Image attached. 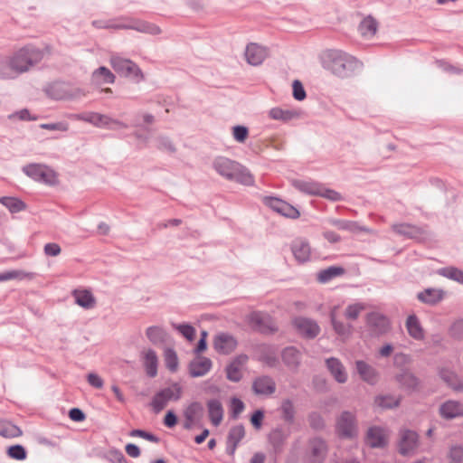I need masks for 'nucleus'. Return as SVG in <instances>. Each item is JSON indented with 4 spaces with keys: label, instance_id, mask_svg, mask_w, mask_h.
Segmentation results:
<instances>
[{
    "label": "nucleus",
    "instance_id": "obj_4",
    "mask_svg": "<svg viewBox=\"0 0 463 463\" xmlns=\"http://www.w3.org/2000/svg\"><path fill=\"white\" fill-rule=\"evenodd\" d=\"M183 394V387L178 383H172L168 386L159 390L154 395L150 405L156 413L160 412L170 402H177Z\"/></svg>",
    "mask_w": 463,
    "mask_h": 463
},
{
    "label": "nucleus",
    "instance_id": "obj_3",
    "mask_svg": "<svg viewBox=\"0 0 463 463\" xmlns=\"http://www.w3.org/2000/svg\"><path fill=\"white\" fill-rule=\"evenodd\" d=\"M92 25L98 29H131L151 35L161 33V29L156 24L135 19L124 22L118 19L94 20Z\"/></svg>",
    "mask_w": 463,
    "mask_h": 463
},
{
    "label": "nucleus",
    "instance_id": "obj_31",
    "mask_svg": "<svg viewBox=\"0 0 463 463\" xmlns=\"http://www.w3.org/2000/svg\"><path fill=\"white\" fill-rule=\"evenodd\" d=\"M377 30L378 23L371 15L364 17L358 26L360 34L365 39H371L373 37Z\"/></svg>",
    "mask_w": 463,
    "mask_h": 463
},
{
    "label": "nucleus",
    "instance_id": "obj_64",
    "mask_svg": "<svg viewBox=\"0 0 463 463\" xmlns=\"http://www.w3.org/2000/svg\"><path fill=\"white\" fill-rule=\"evenodd\" d=\"M450 332L453 337L463 339V319L455 322L450 328Z\"/></svg>",
    "mask_w": 463,
    "mask_h": 463
},
{
    "label": "nucleus",
    "instance_id": "obj_16",
    "mask_svg": "<svg viewBox=\"0 0 463 463\" xmlns=\"http://www.w3.org/2000/svg\"><path fill=\"white\" fill-rule=\"evenodd\" d=\"M238 342L236 338L229 333H219L214 336V349L222 354H228L233 352L237 347Z\"/></svg>",
    "mask_w": 463,
    "mask_h": 463
},
{
    "label": "nucleus",
    "instance_id": "obj_49",
    "mask_svg": "<svg viewBox=\"0 0 463 463\" xmlns=\"http://www.w3.org/2000/svg\"><path fill=\"white\" fill-rule=\"evenodd\" d=\"M283 419L288 422L292 423L295 418V409L292 402L290 400H285L282 402L280 407Z\"/></svg>",
    "mask_w": 463,
    "mask_h": 463
},
{
    "label": "nucleus",
    "instance_id": "obj_34",
    "mask_svg": "<svg viewBox=\"0 0 463 463\" xmlns=\"http://www.w3.org/2000/svg\"><path fill=\"white\" fill-rule=\"evenodd\" d=\"M392 228L396 233L407 238H419L423 233L422 229L409 223L393 224Z\"/></svg>",
    "mask_w": 463,
    "mask_h": 463
},
{
    "label": "nucleus",
    "instance_id": "obj_12",
    "mask_svg": "<svg viewBox=\"0 0 463 463\" xmlns=\"http://www.w3.org/2000/svg\"><path fill=\"white\" fill-rule=\"evenodd\" d=\"M366 325L370 332L374 335H384L391 328L388 317L379 312H372L368 314L366 317Z\"/></svg>",
    "mask_w": 463,
    "mask_h": 463
},
{
    "label": "nucleus",
    "instance_id": "obj_39",
    "mask_svg": "<svg viewBox=\"0 0 463 463\" xmlns=\"http://www.w3.org/2000/svg\"><path fill=\"white\" fill-rule=\"evenodd\" d=\"M345 274V269L337 266H331L317 273V280L320 283H327L333 279Z\"/></svg>",
    "mask_w": 463,
    "mask_h": 463
},
{
    "label": "nucleus",
    "instance_id": "obj_19",
    "mask_svg": "<svg viewBox=\"0 0 463 463\" xmlns=\"http://www.w3.org/2000/svg\"><path fill=\"white\" fill-rule=\"evenodd\" d=\"M71 118L75 120L87 122L99 128H105V127L108 125L109 115L95 111H86L73 114L71 116Z\"/></svg>",
    "mask_w": 463,
    "mask_h": 463
},
{
    "label": "nucleus",
    "instance_id": "obj_56",
    "mask_svg": "<svg viewBox=\"0 0 463 463\" xmlns=\"http://www.w3.org/2000/svg\"><path fill=\"white\" fill-rule=\"evenodd\" d=\"M157 147L160 150H164L169 153H174L175 151V147L171 141V139L167 137L160 136L157 137Z\"/></svg>",
    "mask_w": 463,
    "mask_h": 463
},
{
    "label": "nucleus",
    "instance_id": "obj_18",
    "mask_svg": "<svg viewBox=\"0 0 463 463\" xmlns=\"http://www.w3.org/2000/svg\"><path fill=\"white\" fill-rule=\"evenodd\" d=\"M291 251L298 263H305L311 259V247L306 239H295L291 243Z\"/></svg>",
    "mask_w": 463,
    "mask_h": 463
},
{
    "label": "nucleus",
    "instance_id": "obj_30",
    "mask_svg": "<svg viewBox=\"0 0 463 463\" xmlns=\"http://www.w3.org/2000/svg\"><path fill=\"white\" fill-rule=\"evenodd\" d=\"M207 409L209 418L213 425H220L223 419V408L222 402L217 399L209 400L207 402Z\"/></svg>",
    "mask_w": 463,
    "mask_h": 463
},
{
    "label": "nucleus",
    "instance_id": "obj_26",
    "mask_svg": "<svg viewBox=\"0 0 463 463\" xmlns=\"http://www.w3.org/2000/svg\"><path fill=\"white\" fill-rule=\"evenodd\" d=\"M347 319V307H335L331 311V320L338 335L345 334V321Z\"/></svg>",
    "mask_w": 463,
    "mask_h": 463
},
{
    "label": "nucleus",
    "instance_id": "obj_52",
    "mask_svg": "<svg viewBox=\"0 0 463 463\" xmlns=\"http://www.w3.org/2000/svg\"><path fill=\"white\" fill-rule=\"evenodd\" d=\"M9 458L16 460H24L26 458V450L22 445H13L7 449Z\"/></svg>",
    "mask_w": 463,
    "mask_h": 463
},
{
    "label": "nucleus",
    "instance_id": "obj_41",
    "mask_svg": "<svg viewBox=\"0 0 463 463\" xmlns=\"http://www.w3.org/2000/svg\"><path fill=\"white\" fill-rule=\"evenodd\" d=\"M22 435L20 428L9 420H0V436L4 438H16Z\"/></svg>",
    "mask_w": 463,
    "mask_h": 463
},
{
    "label": "nucleus",
    "instance_id": "obj_42",
    "mask_svg": "<svg viewBox=\"0 0 463 463\" xmlns=\"http://www.w3.org/2000/svg\"><path fill=\"white\" fill-rule=\"evenodd\" d=\"M0 203L6 207L12 213H19L25 209V203L15 197L3 196L0 198Z\"/></svg>",
    "mask_w": 463,
    "mask_h": 463
},
{
    "label": "nucleus",
    "instance_id": "obj_61",
    "mask_svg": "<svg viewBox=\"0 0 463 463\" xmlns=\"http://www.w3.org/2000/svg\"><path fill=\"white\" fill-rule=\"evenodd\" d=\"M130 436L139 437V438L145 439L148 441L155 442V443H157L159 441V439L156 436H155L152 433L142 430H133L130 432Z\"/></svg>",
    "mask_w": 463,
    "mask_h": 463
},
{
    "label": "nucleus",
    "instance_id": "obj_62",
    "mask_svg": "<svg viewBox=\"0 0 463 463\" xmlns=\"http://www.w3.org/2000/svg\"><path fill=\"white\" fill-rule=\"evenodd\" d=\"M449 458L452 463H461L463 460V447L454 446L450 449Z\"/></svg>",
    "mask_w": 463,
    "mask_h": 463
},
{
    "label": "nucleus",
    "instance_id": "obj_20",
    "mask_svg": "<svg viewBox=\"0 0 463 463\" xmlns=\"http://www.w3.org/2000/svg\"><path fill=\"white\" fill-rule=\"evenodd\" d=\"M252 391L257 395L269 396L275 392L276 383L271 377L262 375L254 379Z\"/></svg>",
    "mask_w": 463,
    "mask_h": 463
},
{
    "label": "nucleus",
    "instance_id": "obj_9",
    "mask_svg": "<svg viewBox=\"0 0 463 463\" xmlns=\"http://www.w3.org/2000/svg\"><path fill=\"white\" fill-rule=\"evenodd\" d=\"M23 172L37 182L47 184H52L56 182L55 172L45 165L29 164L23 167Z\"/></svg>",
    "mask_w": 463,
    "mask_h": 463
},
{
    "label": "nucleus",
    "instance_id": "obj_38",
    "mask_svg": "<svg viewBox=\"0 0 463 463\" xmlns=\"http://www.w3.org/2000/svg\"><path fill=\"white\" fill-rule=\"evenodd\" d=\"M356 368L360 376L368 383L374 384L378 380L376 371L363 361L356 363Z\"/></svg>",
    "mask_w": 463,
    "mask_h": 463
},
{
    "label": "nucleus",
    "instance_id": "obj_32",
    "mask_svg": "<svg viewBox=\"0 0 463 463\" xmlns=\"http://www.w3.org/2000/svg\"><path fill=\"white\" fill-rule=\"evenodd\" d=\"M269 117L274 120H280L283 122L290 121L299 117V113L293 109H284L279 107H275L269 109Z\"/></svg>",
    "mask_w": 463,
    "mask_h": 463
},
{
    "label": "nucleus",
    "instance_id": "obj_60",
    "mask_svg": "<svg viewBox=\"0 0 463 463\" xmlns=\"http://www.w3.org/2000/svg\"><path fill=\"white\" fill-rule=\"evenodd\" d=\"M293 97L297 100H303L306 98V91L302 83L298 80H295L292 84Z\"/></svg>",
    "mask_w": 463,
    "mask_h": 463
},
{
    "label": "nucleus",
    "instance_id": "obj_7",
    "mask_svg": "<svg viewBox=\"0 0 463 463\" xmlns=\"http://www.w3.org/2000/svg\"><path fill=\"white\" fill-rule=\"evenodd\" d=\"M113 70L122 77L131 78L137 81L144 79V75L137 63L119 55H112L109 60Z\"/></svg>",
    "mask_w": 463,
    "mask_h": 463
},
{
    "label": "nucleus",
    "instance_id": "obj_44",
    "mask_svg": "<svg viewBox=\"0 0 463 463\" xmlns=\"http://www.w3.org/2000/svg\"><path fill=\"white\" fill-rule=\"evenodd\" d=\"M438 274L461 284L463 282V270L453 266L439 269Z\"/></svg>",
    "mask_w": 463,
    "mask_h": 463
},
{
    "label": "nucleus",
    "instance_id": "obj_36",
    "mask_svg": "<svg viewBox=\"0 0 463 463\" xmlns=\"http://www.w3.org/2000/svg\"><path fill=\"white\" fill-rule=\"evenodd\" d=\"M443 291L437 288H427L418 294V299L429 305L437 304L443 298Z\"/></svg>",
    "mask_w": 463,
    "mask_h": 463
},
{
    "label": "nucleus",
    "instance_id": "obj_55",
    "mask_svg": "<svg viewBox=\"0 0 463 463\" xmlns=\"http://www.w3.org/2000/svg\"><path fill=\"white\" fill-rule=\"evenodd\" d=\"M128 128L129 125L128 123L109 115L108 125L105 127V129L123 130L128 129Z\"/></svg>",
    "mask_w": 463,
    "mask_h": 463
},
{
    "label": "nucleus",
    "instance_id": "obj_10",
    "mask_svg": "<svg viewBox=\"0 0 463 463\" xmlns=\"http://www.w3.org/2000/svg\"><path fill=\"white\" fill-rule=\"evenodd\" d=\"M400 439L398 442V451L402 456H412L416 453L419 447V435L416 431L402 429L400 430Z\"/></svg>",
    "mask_w": 463,
    "mask_h": 463
},
{
    "label": "nucleus",
    "instance_id": "obj_22",
    "mask_svg": "<svg viewBox=\"0 0 463 463\" xmlns=\"http://www.w3.org/2000/svg\"><path fill=\"white\" fill-rule=\"evenodd\" d=\"M74 302L84 309H92L96 306V298L90 289L75 288L71 292Z\"/></svg>",
    "mask_w": 463,
    "mask_h": 463
},
{
    "label": "nucleus",
    "instance_id": "obj_23",
    "mask_svg": "<svg viewBox=\"0 0 463 463\" xmlns=\"http://www.w3.org/2000/svg\"><path fill=\"white\" fill-rule=\"evenodd\" d=\"M141 357L146 373L151 378L156 377L158 367V357L156 353L151 348L144 349L141 352Z\"/></svg>",
    "mask_w": 463,
    "mask_h": 463
},
{
    "label": "nucleus",
    "instance_id": "obj_51",
    "mask_svg": "<svg viewBox=\"0 0 463 463\" xmlns=\"http://www.w3.org/2000/svg\"><path fill=\"white\" fill-rule=\"evenodd\" d=\"M232 137L239 143H244L249 136V129L245 126L237 125L232 128Z\"/></svg>",
    "mask_w": 463,
    "mask_h": 463
},
{
    "label": "nucleus",
    "instance_id": "obj_2",
    "mask_svg": "<svg viewBox=\"0 0 463 463\" xmlns=\"http://www.w3.org/2000/svg\"><path fill=\"white\" fill-rule=\"evenodd\" d=\"M43 56V52L33 45H26L14 52L8 59L14 78L29 71L42 61Z\"/></svg>",
    "mask_w": 463,
    "mask_h": 463
},
{
    "label": "nucleus",
    "instance_id": "obj_47",
    "mask_svg": "<svg viewBox=\"0 0 463 463\" xmlns=\"http://www.w3.org/2000/svg\"><path fill=\"white\" fill-rule=\"evenodd\" d=\"M172 326L177 330L188 341H194L195 337V329L189 324H175L173 323Z\"/></svg>",
    "mask_w": 463,
    "mask_h": 463
},
{
    "label": "nucleus",
    "instance_id": "obj_5",
    "mask_svg": "<svg viewBox=\"0 0 463 463\" xmlns=\"http://www.w3.org/2000/svg\"><path fill=\"white\" fill-rule=\"evenodd\" d=\"M324 69L332 74L344 78L345 76L347 57L345 52L339 50L326 51L321 57Z\"/></svg>",
    "mask_w": 463,
    "mask_h": 463
},
{
    "label": "nucleus",
    "instance_id": "obj_8",
    "mask_svg": "<svg viewBox=\"0 0 463 463\" xmlns=\"http://www.w3.org/2000/svg\"><path fill=\"white\" fill-rule=\"evenodd\" d=\"M261 202L265 206L286 218L295 220L300 216V213L296 207L279 197L263 196Z\"/></svg>",
    "mask_w": 463,
    "mask_h": 463
},
{
    "label": "nucleus",
    "instance_id": "obj_6",
    "mask_svg": "<svg viewBox=\"0 0 463 463\" xmlns=\"http://www.w3.org/2000/svg\"><path fill=\"white\" fill-rule=\"evenodd\" d=\"M292 185L301 193L325 197L331 201H337L339 194L334 190L325 187L322 184L312 180L295 179L291 181Z\"/></svg>",
    "mask_w": 463,
    "mask_h": 463
},
{
    "label": "nucleus",
    "instance_id": "obj_58",
    "mask_svg": "<svg viewBox=\"0 0 463 463\" xmlns=\"http://www.w3.org/2000/svg\"><path fill=\"white\" fill-rule=\"evenodd\" d=\"M244 403L241 400L238 398H232L231 401V416L233 419H236L239 417V415L244 410Z\"/></svg>",
    "mask_w": 463,
    "mask_h": 463
},
{
    "label": "nucleus",
    "instance_id": "obj_43",
    "mask_svg": "<svg viewBox=\"0 0 463 463\" xmlns=\"http://www.w3.org/2000/svg\"><path fill=\"white\" fill-rule=\"evenodd\" d=\"M396 380L403 388L408 390H414L418 386L417 378L408 371L398 374Z\"/></svg>",
    "mask_w": 463,
    "mask_h": 463
},
{
    "label": "nucleus",
    "instance_id": "obj_63",
    "mask_svg": "<svg viewBox=\"0 0 463 463\" xmlns=\"http://www.w3.org/2000/svg\"><path fill=\"white\" fill-rule=\"evenodd\" d=\"M43 251L46 256L56 257L61 253V249L58 243L50 242L44 245Z\"/></svg>",
    "mask_w": 463,
    "mask_h": 463
},
{
    "label": "nucleus",
    "instance_id": "obj_53",
    "mask_svg": "<svg viewBox=\"0 0 463 463\" xmlns=\"http://www.w3.org/2000/svg\"><path fill=\"white\" fill-rule=\"evenodd\" d=\"M335 431L339 438H347V412L344 411L337 420Z\"/></svg>",
    "mask_w": 463,
    "mask_h": 463
},
{
    "label": "nucleus",
    "instance_id": "obj_27",
    "mask_svg": "<svg viewBox=\"0 0 463 463\" xmlns=\"http://www.w3.org/2000/svg\"><path fill=\"white\" fill-rule=\"evenodd\" d=\"M90 80L92 84L100 86L114 83L116 76L107 67L100 66L92 72Z\"/></svg>",
    "mask_w": 463,
    "mask_h": 463
},
{
    "label": "nucleus",
    "instance_id": "obj_45",
    "mask_svg": "<svg viewBox=\"0 0 463 463\" xmlns=\"http://www.w3.org/2000/svg\"><path fill=\"white\" fill-rule=\"evenodd\" d=\"M203 411V408L202 404L200 402H194L185 408L184 415L187 420H198L201 418Z\"/></svg>",
    "mask_w": 463,
    "mask_h": 463
},
{
    "label": "nucleus",
    "instance_id": "obj_35",
    "mask_svg": "<svg viewBox=\"0 0 463 463\" xmlns=\"http://www.w3.org/2000/svg\"><path fill=\"white\" fill-rule=\"evenodd\" d=\"M300 352L293 346L287 347L282 352V360L290 369H296L300 363Z\"/></svg>",
    "mask_w": 463,
    "mask_h": 463
},
{
    "label": "nucleus",
    "instance_id": "obj_59",
    "mask_svg": "<svg viewBox=\"0 0 463 463\" xmlns=\"http://www.w3.org/2000/svg\"><path fill=\"white\" fill-rule=\"evenodd\" d=\"M41 128L66 132L69 129V125L66 122H56V123H44L41 124Z\"/></svg>",
    "mask_w": 463,
    "mask_h": 463
},
{
    "label": "nucleus",
    "instance_id": "obj_29",
    "mask_svg": "<svg viewBox=\"0 0 463 463\" xmlns=\"http://www.w3.org/2000/svg\"><path fill=\"white\" fill-rule=\"evenodd\" d=\"M250 321L258 330L264 333L274 331L276 329L269 316H268L267 314L260 312L253 313L250 317Z\"/></svg>",
    "mask_w": 463,
    "mask_h": 463
},
{
    "label": "nucleus",
    "instance_id": "obj_50",
    "mask_svg": "<svg viewBox=\"0 0 463 463\" xmlns=\"http://www.w3.org/2000/svg\"><path fill=\"white\" fill-rule=\"evenodd\" d=\"M165 366L171 371L175 372L178 367V358L173 349H166L165 352Z\"/></svg>",
    "mask_w": 463,
    "mask_h": 463
},
{
    "label": "nucleus",
    "instance_id": "obj_24",
    "mask_svg": "<svg viewBox=\"0 0 463 463\" xmlns=\"http://www.w3.org/2000/svg\"><path fill=\"white\" fill-rule=\"evenodd\" d=\"M212 368V361L207 357H198L189 364V373L192 377H202Z\"/></svg>",
    "mask_w": 463,
    "mask_h": 463
},
{
    "label": "nucleus",
    "instance_id": "obj_1",
    "mask_svg": "<svg viewBox=\"0 0 463 463\" xmlns=\"http://www.w3.org/2000/svg\"><path fill=\"white\" fill-rule=\"evenodd\" d=\"M213 168L219 175L229 181H235L243 185L254 184V177L250 172L239 162L226 156L215 157Z\"/></svg>",
    "mask_w": 463,
    "mask_h": 463
},
{
    "label": "nucleus",
    "instance_id": "obj_48",
    "mask_svg": "<svg viewBox=\"0 0 463 463\" xmlns=\"http://www.w3.org/2000/svg\"><path fill=\"white\" fill-rule=\"evenodd\" d=\"M31 279L32 274L23 270H7L0 273V282L11 279Z\"/></svg>",
    "mask_w": 463,
    "mask_h": 463
},
{
    "label": "nucleus",
    "instance_id": "obj_28",
    "mask_svg": "<svg viewBox=\"0 0 463 463\" xmlns=\"http://www.w3.org/2000/svg\"><path fill=\"white\" fill-rule=\"evenodd\" d=\"M245 436L244 427L241 424L232 427L227 439V452L233 455L238 444Z\"/></svg>",
    "mask_w": 463,
    "mask_h": 463
},
{
    "label": "nucleus",
    "instance_id": "obj_57",
    "mask_svg": "<svg viewBox=\"0 0 463 463\" xmlns=\"http://www.w3.org/2000/svg\"><path fill=\"white\" fill-rule=\"evenodd\" d=\"M9 60L0 56V79H13Z\"/></svg>",
    "mask_w": 463,
    "mask_h": 463
},
{
    "label": "nucleus",
    "instance_id": "obj_37",
    "mask_svg": "<svg viewBox=\"0 0 463 463\" xmlns=\"http://www.w3.org/2000/svg\"><path fill=\"white\" fill-rule=\"evenodd\" d=\"M326 365L331 374L338 383H345L346 374L344 365L336 358H329L326 360Z\"/></svg>",
    "mask_w": 463,
    "mask_h": 463
},
{
    "label": "nucleus",
    "instance_id": "obj_25",
    "mask_svg": "<svg viewBox=\"0 0 463 463\" xmlns=\"http://www.w3.org/2000/svg\"><path fill=\"white\" fill-rule=\"evenodd\" d=\"M439 413L444 419L463 416V404L458 401H447L440 405Z\"/></svg>",
    "mask_w": 463,
    "mask_h": 463
},
{
    "label": "nucleus",
    "instance_id": "obj_17",
    "mask_svg": "<svg viewBox=\"0 0 463 463\" xmlns=\"http://www.w3.org/2000/svg\"><path fill=\"white\" fill-rule=\"evenodd\" d=\"M245 59L250 65H260L269 55V51L266 47L259 45L258 43H250L245 49Z\"/></svg>",
    "mask_w": 463,
    "mask_h": 463
},
{
    "label": "nucleus",
    "instance_id": "obj_54",
    "mask_svg": "<svg viewBox=\"0 0 463 463\" xmlns=\"http://www.w3.org/2000/svg\"><path fill=\"white\" fill-rule=\"evenodd\" d=\"M376 403L383 409H391L399 405L400 399L390 395L381 396L376 399Z\"/></svg>",
    "mask_w": 463,
    "mask_h": 463
},
{
    "label": "nucleus",
    "instance_id": "obj_15",
    "mask_svg": "<svg viewBox=\"0 0 463 463\" xmlns=\"http://www.w3.org/2000/svg\"><path fill=\"white\" fill-rule=\"evenodd\" d=\"M308 463H323L326 454L327 446L320 438H314L308 443Z\"/></svg>",
    "mask_w": 463,
    "mask_h": 463
},
{
    "label": "nucleus",
    "instance_id": "obj_40",
    "mask_svg": "<svg viewBox=\"0 0 463 463\" xmlns=\"http://www.w3.org/2000/svg\"><path fill=\"white\" fill-rule=\"evenodd\" d=\"M146 335L152 344L159 345L165 342L167 334L163 327L152 326L146 328Z\"/></svg>",
    "mask_w": 463,
    "mask_h": 463
},
{
    "label": "nucleus",
    "instance_id": "obj_13",
    "mask_svg": "<svg viewBox=\"0 0 463 463\" xmlns=\"http://www.w3.org/2000/svg\"><path fill=\"white\" fill-rule=\"evenodd\" d=\"M249 360L248 355L239 354L226 367V377L229 381L238 383L242 378L243 369Z\"/></svg>",
    "mask_w": 463,
    "mask_h": 463
},
{
    "label": "nucleus",
    "instance_id": "obj_14",
    "mask_svg": "<svg viewBox=\"0 0 463 463\" xmlns=\"http://www.w3.org/2000/svg\"><path fill=\"white\" fill-rule=\"evenodd\" d=\"M293 325L298 334L307 338H315L320 332V327L317 323L307 317H296L293 320Z\"/></svg>",
    "mask_w": 463,
    "mask_h": 463
},
{
    "label": "nucleus",
    "instance_id": "obj_21",
    "mask_svg": "<svg viewBox=\"0 0 463 463\" xmlns=\"http://www.w3.org/2000/svg\"><path fill=\"white\" fill-rule=\"evenodd\" d=\"M388 432L380 427L369 428L365 441L371 448H383L387 444Z\"/></svg>",
    "mask_w": 463,
    "mask_h": 463
},
{
    "label": "nucleus",
    "instance_id": "obj_33",
    "mask_svg": "<svg viewBox=\"0 0 463 463\" xmlns=\"http://www.w3.org/2000/svg\"><path fill=\"white\" fill-rule=\"evenodd\" d=\"M406 328L408 334L416 340H422L424 338V331L420 323V320L415 315H410L406 320Z\"/></svg>",
    "mask_w": 463,
    "mask_h": 463
},
{
    "label": "nucleus",
    "instance_id": "obj_46",
    "mask_svg": "<svg viewBox=\"0 0 463 463\" xmlns=\"http://www.w3.org/2000/svg\"><path fill=\"white\" fill-rule=\"evenodd\" d=\"M287 438L288 434L281 428H276L269 434V440L275 449L280 448Z\"/></svg>",
    "mask_w": 463,
    "mask_h": 463
},
{
    "label": "nucleus",
    "instance_id": "obj_11",
    "mask_svg": "<svg viewBox=\"0 0 463 463\" xmlns=\"http://www.w3.org/2000/svg\"><path fill=\"white\" fill-rule=\"evenodd\" d=\"M46 94L52 99L61 100L76 98L81 91L68 83L54 82L46 88Z\"/></svg>",
    "mask_w": 463,
    "mask_h": 463
}]
</instances>
